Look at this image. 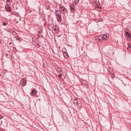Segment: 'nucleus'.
<instances>
[{
  "label": "nucleus",
  "instance_id": "nucleus-18",
  "mask_svg": "<svg viewBox=\"0 0 131 131\" xmlns=\"http://www.w3.org/2000/svg\"><path fill=\"white\" fill-rule=\"evenodd\" d=\"M130 28H131V26H130Z\"/></svg>",
  "mask_w": 131,
  "mask_h": 131
},
{
  "label": "nucleus",
  "instance_id": "nucleus-14",
  "mask_svg": "<svg viewBox=\"0 0 131 131\" xmlns=\"http://www.w3.org/2000/svg\"><path fill=\"white\" fill-rule=\"evenodd\" d=\"M59 77L60 78H61V77H62V75L60 74V75H59Z\"/></svg>",
  "mask_w": 131,
  "mask_h": 131
},
{
  "label": "nucleus",
  "instance_id": "nucleus-12",
  "mask_svg": "<svg viewBox=\"0 0 131 131\" xmlns=\"http://www.w3.org/2000/svg\"><path fill=\"white\" fill-rule=\"evenodd\" d=\"M76 5H77L79 3V0H74Z\"/></svg>",
  "mask_w": 131,
  "mask_h": 131
},
{
  "label": "nucleus",
  "instance_id": "nucleus-1",
  "mask_svg": "<svg viewBox=\"0 0 131 131\" xmlns=\"http://www.w3.org/2000/svg\"><path fill=\"white\" fill-rule=\"evenodd\" d=\"M55 15L58 22H62V13L60 10H56Z\"/></svg>",
  "mask_w": 131,
  "mask_h": 131
},
{
  "label": "nucleus",
  "instance_id": "nucleus-10",
  "mask_svg": "<svg viewBox=\"0 0 131 131\" xmlns=\"http://www.w3.org/2000/svg\"><path fill=\"white\" fill-rule=\"evenodd\" d=\"M67 12H68V10H67V9H64V10H63L62 13L63 14H66V13H67Z\"/></svg>",
  "mask_w": 131,
  "mask_h": 131
},
{
  "label": "nucleus",
  "instance_id": "nucleus-13",
  "mask_svg": "<svg viewBox=\"0 0 131 131\" xmlns=\"http://www.w3.org/2000/svg\"><path fill=\"white\" fill-rule=\"evenodd\" d=\"M79 103V104H80V103H81V102L80 101H77V102H76V106H78V103Z\"/></svg>",
  "mask_w": 131,
  "mask_h": 131
},
{
  "label": "nucleus",
  "instance_id": "nucleus-15",
  "mask_svg": "<svg viewBox=\"0 0 131 131\" xmlns=\"http://www.w3.org/2000/svg\"><path fill=\"white\" fill-rule=\"evenodd\" d=\"M2 118H3V117L0 115V119H2Z\"/></svg>",
  "mask_w": 131,
  "mask_h": 131
},
{
  "label": "nucleus",
  "instance_id": "nucleus-2",
  "mask_svg": "<svg viewBox=\"0 0 131 131\" xmlns=\"http://www.w3.org/2000/svg\"><path fill=\"white\" fill-rule=\"evenodd\" d=\"M128 29H126L125 30V37L128 40H131V34L128 32Z\"/></svg>",
  "mask_w": 131,
  "mask_h": 131
},
{
  "label": "nucleus",
  "instance_id": "nucleus-19",
  "mask_svg": "<svg viewBox=\"0 0 131 131\" xmlns=\"http://www.w3.org/2000/svg\"><path fill=\"white\" fill-rule=\"evenodd\" d=\"M59 71H61V70H59Z\"/></svg>",
  "mask_w": 131,
  "mask_h": 131
},
{
  "label": "nucleus",
  "instance_id": "nucleus-5",
  "mask_svg": "<svg viewBox=\"0 0 131 131\" xmlns=\"http://www.w3.org/2000/svg\"><path fill=\"white\" fill-rule=\"evenodd\" d=\"M5 9L7 12H11V7L9 5H6L5 6Z\"/></svg>",
  "mask_w": 131,
  "mask_h": 131
},
{
  "label": "nucleus",
  "instance_id": "nucleus-7",
  "mask_svg": "<svg viewBox=\"0 0 131 131\" xmlns=\"http://www.w3.org/2000/svg\"><path fill=\"white\" fill-rule=\"evenodd\" d=\"M70 10L71 13H74V10H75L74 6H70Z\"/></svg>",
  "mask_w": 131,
  "mask_h": 131
},
{
  "label": "nucleus",
  "instance_id": "nucleus-3",
  "mask_svg": "<svg viewBox=\"0 0 131 131\" xmlns=\"http://www.w3.org/2000/svg\"><path fill=\"white\" fill-rule=\"evenodd\" d=\"M108 36H109L108 34H105L103 35V36H99V38H103V39L106 40Z\"/></svg>",
  "mask_w": 131,
  "mask_h": 131
},
{
  "label": "nucleus",
  "instance_id": "nucleus-4",
  "mask_svg": "<svg viewBox=\"0 0 131 131\" xmlns=\"http://www.w3.org/2000/svg\"><path fill=\"white\" fill-rule=\"evenodd\" d=\"M36 93H37V91L35 89H33L31 93V95L32 96H35L36 95Z\"/></svg>",
  "mask_w": 131,
  "mask_h": 131
},
{
  "label": "nucleus",
  "instance_id": "nucleus-16",
  "mask_svg": "<svg viewBox=\"0 0 131 131\" xmlns=\"http://www.w3.org/2000/svg\"><path fill=\"white\" fill-rule=\"evenodd\" d=\"M3 25H4V26H6V25H7V24H3Z\"/></svg>",
  "mask_w": 131,
  "mask_h": 131
},
{
  "label": "nucleus",
  "instance_id": "nucleus-11",
  "mask_svg": "<svg viewBox=\"0 0 131 131\" xmlns=\"http://www.w3.org/2000/svg\"><path fill=\"white\" fill-rule=\"evenodd\" d=\"M64 58H65V59H67V58H68V56H67V54L65 53H63Z\"/></svg>",
  "mask_w": 131,
  "mask_h": 131
},
{
  "label": "nucleus",
  "instance_id": "nucleus-6",
  "mask_svg": "<svg viewBox=\"0 0 131 131\" xmlns=\"http://www.w3.org/2000/svg\"><path fill=\"white\" fill-rule=\"evenodd\" d=\"M20 84L23 86H25V85H26V81L24 79L21 80Z\"/></svg>",
  "mask_w": 131,
  "mask_h": 131
},
{
  "label": "nucleus",
  "instance_id": "nucleus-9",
  "mask_svg": "<svg viewBox=\"0 0 131 131\" xmlns=\"http://www.w3.org/2000/svg\"><path fill=\"white\" fill-rule=\"evenodd\" d=\"M53 32H54V33H56L57 32H58V29L56 28H54L53 29Z\"/></svg>",
  "mask_w": 131,
  "mask_h": 131
},
{
  "label": "nucleus",
  "instance_id": "nucleus-17",
  "mask_svg": "<svg viewBox=\"0 0 131 131\" xmlns=\"http://www.w3.org/2000/svg\"><path fill=\"white\" fill-rule=\"evenodd\" d=\"M2 42V40L0 39V43Z\"/></svg>",
  "mask_w": 131,
  "mask_h": 131
},
{
  "label": "nucleus",
  "instance_id": "nucleus-8",
  "mask_svg": "<svg viewBox=\"0 0 131 131\" xmlns=\"http://www.w3.org/2000/svg\"><path fill=\"white\" fill-rule=\"evenodd\" d=\"M65 9H66V8L64 7H63V6H60V7H59V10H60V11H61V12H63V11Z\"/></svg>",
  "mask_w": 131,
  "mask_h": 131
}]
</instances>
